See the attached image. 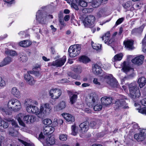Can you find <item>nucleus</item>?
I'll return each instance as SVG.
<instances>
[{
	"label": "nucleus",
	"mask_w": 146,
	"mask_h": 146,
	"mask_svg": "<svg viewBox=\"0 0 146 146\" xmlns=\"http://www.w3.org/2000/svg\"><path fill=\"white\" fill-rule=\"evenodd\" d=\"M133 42L132 40H127L124 42L125 47L129 50H132L133 48Z\"/></svg>",
	"instance_id": "b1692460"
},
{
	"label": "nucleus",
	"mask_w": 146,
	"mask_h": 146,
	"mask_svg": "<svg viewBox=\"0 0 146 146\" xmlns=\"http://www.w3.org/2000/svg\"><path fill=\"white\" fill-rule=\"evenodd\" d=\"M108 0H94L92 2V5L94 7H98L101 4L107 3Z\"/></svg>",
	"instance_id": "aec40b11"
},
{
	"label": "nucleus",
	"mask_w": 146,
	"mask_h": 146,
	"mask_svg": "<svg viewBox=\"0 0 146 146\" xmlns=\"http://www.w3.org/2000/svg\"><path fill=\"white\" fill-rule=\"evenodd\" d=\"M129 88L131 97L133 99L139 98L141 94L138 88L135 83H131L129 85Z\"/></svg>",
	"instance_id": "f257e3e1"
},
{
	"label": "nucleus",
	"mask_w": 146,
	"mask_h": 146,
	"mask_svg": "<svg viewBox=\"0 0 146 146\" xmlns=\"http://www.w3.org/2000/svg\"><path fill=\"white\" fill-rule=\"evenodd\" d=\"M137 110H138V112H139L146 115V108H142L140 109L138 108H137Z\"/></svg>",
	"instance_id": "5fc2aeb1"
},
{
	"label": "nucleus",
	"mask_w": 146,
	"mask_h": 146,
	"mask_svg": "<svg viewBox=\"0 0 146 146\" xmlns=\"http://www.w3.org/2000/svg\"><path fill=\"white\" fill-rule=\"evenodd\" d=\"M79 5L82 7H85L87 5V3L84 1H80L79 2Z\"/></svg>",
	"instance_id": "864d4df0"
},
{
	"label": "nucleus",
	"mask_w": 146,
	"mask_h": 146,
	"mask_svg": "<svg viewBox=\"0 0 146 146\" xmlns=\"http://www.w3.org/2000/svg\"><path fill=\"white\" fill-rule=\"evenodd\" d=\"M7 106L11 110L15 111H19L21 108L20 102L15 99H12L9 100Z\"/></svg>",
	"instance_id": "f03ea898"
},
{
	"label": "nucleus",
	"mask_w": 146,
	"mask_h": 146,
	"mask_svg": "<svg viewBox=\"0 0 146 146\" xmlns=\"http://www.w3.org/2000/svg\"><path fill=\"white\" fill-rule=\"evenodd\" d=\"M110 32H107L101 37L102 40L104 41L105 43L110 38Z\"/></svg>",
	"instance_id": "473e14b6"
},
{
	"label": "nucleus",
	"mask_w": 146,
	"mask_h": 146,
	"mask_svg": "<svg viewBox=\"0 0 146 146\" xmlns=\"http://www.w3.org/2000/svg\"><path fill=\"white\" fill-rule=\"evenodd\" d=\"M77 98V96L76 94H74L72 96H70V101L72 104H73L75 103Z\"/></svg>",
	"instance_id": "4c0bfd02"
},
{
	"label": "nucleus",
	"mask_w": 146,
	"mask_h": 146,
	"mask_svg": "<svg viewBox=\"0 0 146 146\" xmlns=\"http://www.w3.org/2000/svg\"><path fill=\"white\" fill-rule=\"evenodd\" d=\"M43 123L44 125H49L51 124L52 121L51 119H46L43 121Z\"/></svg>",
	"instance_id": "8fccbe9b"
},
{
	"label": "nucleus",
	"mask_w": 146,
	"mask_h": 146,
	"mask_svg": "<svg viewBox=\"0 0 146 146\" xmlns=\"http://www.w3.org/2000/svg\"><path fill=\"white\" fill-rule=\"evenodd\" d=\"M50 95L52 98L57 99L61 94V91L58 89L55 88L50 90L49 91Z\"/></svg>",
	"instance_id": "9b49d317"
},
{
	"label": "nucleus",
	"mask_w": 146,
	"mask_h": 146,
	"mask_svg": "<svg viewBox=\"0 0 146 146\" xmlns=\"http://www.w3.org/2000/svg\"><path fill=\"white\" fill-rule=\"evenodd\" d=\"M19 59L21 62H24L27 60V58L25 54L23 52L20 53Z\"/></svg>",
	"instance_id": "c756f323"
},
{
	"label": "nucleus",
	"mask_w": 146,
	"mask_h": 146,
	"mask_svg": "<svg viewBox=\"0 0 146 146\" xmlns=\"http://www.w3.org/2000/svg\"><path fill=\"white\" fill-rule=\"evenodd\" d=\"M66 106V102L62 101L59 103L56 107H54V108H56V110H61L65 108Z\"/></svg>",
	"instance_id": "393cba45"
},
{
	"label": "nucleus",
	"mask_w": 146,
	"mask_h": 146,
	"mask_svg": "<svg viewBox=\"0 0 146 146\" xmlns=\"http://www.w3.org/2000/svg\"><path fill=\"white\" fill-rule=\"evenodd\" d=\"M93 48L95 50H98L100 49L102 45L99 44H94V43H92Z\"/></svg>",
	"instance_id": "a18cd8bd"
},
{
	"label": "nucleus",
	"mask_w": 146,
	"mask_h": 146,
	"mask_svg": "<svg viewBox=\"0 0 146 146\" xmlns=\"http://www.w3.org/2000/svg\"><path fill=\"white\" fill-rule=\"evenodd\" d=\"M103 11V10H101L99 11L97 15L98 17H100L103 15V14L102 13Z\"/></svg>",
	"instance_id": "774afa93"
},
{
	"label": "nucleus",
	"mask_w": 146,
	"mask_h": 146,
	"mask_svg": "<svg viewBox=\"0 0 146 146\" xmlns=\"http://www.w3.org/2000/svg\"><path fill=\"white\" fill-rule=\"evenodd\" d=\"M5 52L6 54L11 56H14L17 55L15 51L9 49L7 48H5Z\"/></svg>",
	"instance_id": "cd10ccee"
},
{
	"label": "nucleus",
	"mask_w": 146,
	"mask_h": 146,
	"mask_svg": "<svg viewBox=\"0 0 146 146\" xmlns=\"http://www.w3.org/2000/svg\"><path fill=\"white\" fill-rule=\"evenodd\" d=\"M93 83L96 85H100V82L98 81V79L96 78H94L93 80Z\"/></svg>",
	"instance_id": "e2e57ef3"
},
{
	"label": "nucleus",
	"mask_w": 146,
	"mask_h": 146,
	"mask_svg": "<svg viewBox=\"0 0 146 146\" xmlns=\"http://www.w3.org/2000/svg\"><path fill=\"white\" fill-rule=\"evenodd\" d=\"M92 70L93 73L96 75L101 73L102 70L101 67L98 64H95L93 67Z\"/></svg>",
	"instance_id": "5701e85b"
},
{
	"label": "nucleus",
	"mask_w": 146,
	"mask_h": 146,
	"mask_svg": "<svg viewBox=\"0 0 146 146\" xmlns=\"http://www.w3.org/2000/svg\"><path fill=\"white\" fill-rule=\"evenodd\" d=\"M68 75L71 76L72 78L75 79H79L80 78V76L72 72H68Z\"/></svg>",
	"instance_id": "58836bf2"
},
{
	"label": "nucleus",
	"mask_w": 146,
	"mask_h": 146,
	"mask_svg": "<svg viewBox=\"0 0 146 146\" xmlns=\"http://www.w3.org/2000/svg\"><path fill=\"white\" fill-rule=\"evenodd\" d=\"M144 56L143 55L137 56L131 60L132 62L138 66L141 65L143 63Z\"/></svg>",
	"instance_id": "f8f14e48"
},
{
	"label": "nucleus",
	"mask_w": 146,
	"mask_h": 146,
	"mask_svg": "<svg viewBox=\"0 0 146 146\" xmlns=\"http://www.w3.org/2000/svg\"><path fill=\"white\" fill-rule=\"evenodd\" d=\"M19 44L22 47H27L31 45V43L28 40H24L20 42Z\"/></svg>",
	"instance_id": "7c9ffc66"
},
{
	"label": "nucleus",
	"mask_w": 146,
	"mask_h": 146,
	"mask_svg": "<svg viewBox=\"0 0 146 146\" xmlns=\"http://www.w3.org/2000/svg\"><path fill=\"white\" fill-rule=\"evenodd\" d=\"M3 1L7 4V6L9 7L14 3L15 0H3Z\"/></svg>",
	"instance_id": "3c124183"
},
{
	"label": "nucleus",
	"mask_w": 146,
	"mask_h": 146,
	"mask_svg": "<svg viewBox=\"0 0 146 146\" xmlns=\"http://www.w3.org/2000/svg\"><path fill=\"white\" fill-rule=\"evenodd\" d=\"M123 56L121 53L116 55L113 57L114 61L120 60L122 58Z\"/></svg>",
	"instance_id": "ea45409f"
},
{
	"label": "nucleus",
	"mask_w": 146,
	"mask_h": 146,
	"mask_svg": "<svg viewBox=\"0 0 146 146\" xmlns=\"http://www.w3.org/2000/svg\"><path fill=\"white\" fill-rule=\"evenodd\" d=\"M141 103L142 105L146 106V98H144L141 100Z\"/></svg>",
	"instance_id": "69168bd1"
},
{
	"label": "nucleus",
	"mask_w": 146,
	"mask_h": 146,
	"mask_svg": "<svg viewBox=\"0 0 146 146\" xmlns=\"http://www.w3.org/2000/svg\"><path fill=\"white\" fill-rule=\"evenodd\" d=\"M119 98L120 99L117 100L115 103L116 108H121L125 109L128 108V106H126L127 103L124 100V99H127V97L123 95H120Z\"/></svg>",
	"instance_id": "39448f33"
},
{
	"label": "nucleus",
	"mask_w": 146,
	"mask_h": 146,
	"mask_svg": "<svg viewBox=\"0 0 146 146\" xmlns=\"http://www.w3.org/2000/svg\"><path fill=\"white\" fill-rule=\"evenodd\" d=\"M80 62L84 63H87L90 61V59L87 56H83L79 59Z\"/></svg>",
	"instance_id": "c9c22d12"
},
{
	"label": "nucleus",
	"mask_w": 146,
	"mask_h": 146,
	"mask_svg": "<svg viewBox=\"0 0 146 146\" xmlns=\"http://www.w3.org/2000/svg\"><path fill=\"white\" fill-rule=\"evenodd\" d=\"M134 138L138 141H143L146 138V129H142L139 134H136Z\"/></svg>",
	"instance_id": "9d476101"
},
{
	"label": "nucleus",
	"mask_w": 146,
	"mask_h": 146,
	"mask_svg": "<svg viewBox=\"0 0 146 146\" xmlns=\"http://www.w3.org/2000/svg\"><path fill=\"white\" fill-rule=\"evenodd\" d=\"M10 121H11V124L12 125L14 126L15 127H16L18 125L17 123L13 119L11 120Z\"/></svg>",
	"instance_id": "0e129e2a"
},
{
	"label": "nucleus",
	"mask_w": 146,
	"mask_h": 146,
	"mask_svg": "<svg viewBox=\"0 0 146 146\" xmlns=\"http://www.w3.org/2000/svg\"><path fill=\"white\" fill-rule=\"evenodd\" d=\"M87 100V104L90 107H93L97 103V97L95 94H91Z\"/></svg>",
	"instance_id": "6e6552de"
},
{
	"label": "nucleus",
	"mask_w": 146,
	"mask_h": 146,
	"mask_svg": "<svg viewBox=\"0 0 146 146\" xmlns=\"http://www.w3.org/2000/svg\"><path fill=\"white\" fill-rule=\"evenodd\" d=\"M0 110L1 112L4 115L9 114V113L7 108L1 107Z\"/></svg>",
	"instance_id": "79ce46f5"
},
{
	"label": "nucleus",
	"mask_w": 146,
	"mask_h": 146,
	"mask_svg": "<svg viewBox=\"0 0 146 146\" xmlns=\"http://www.w3.org/2000/svg\"><path fill=\"white\" fill-rule=\"evenodd\" d=\"M36 120V118L35 116L33 115H30L29 117V122L33 123Z\"/></svg>",
	"instance_id": "6e6d98bb"
},
{
	"label": "nucleus",
	"mask_w": 146,
	"mask_h": 146,
	"mask_svg": "<svg viewBox=\"0 0 146 146\" xmlns=\"http://www.w3.org/2000/svg\"><path fill=\"white\" fill-rule=\"evenodd\" d=\"M98 120H94L91 121L90 124L89 123V125L90 127L92 128L95 129L98 128L99 127L98 123Z\"/></svg>",
	"instance_id": "72a5a7b5"
},
{
	"label": "nucleus",
	"mask_w": 146,
	"mask_h": 146,
	"mask_svg": "<svg viewBox=\"0 0 146 146\" xmlns=\"http://www.w3.org/2000/svg\"><path fill=\"white\" fill-rule=\"evenodd\" d=\"M12 61V58L10 57L7 56L5 58L3 61L0 64V66L2 67L10 63Z\"/></svg>",
	"instance_id": "a878e982"
},
{
	"label": "nucleus",
	"mask_w": 146,
	"mask_h": 146,
	"mask_svg": "<svg viewBox=\"0 0 146 146\" xmlns=\"http://www.w3.org/2000/svg\"><path fill=\"white\" fill-rule=\"evenodd\" d=\"M33 105L28 106L26 107V110L27 112L30 113H36L37 115L38 113V108L35 106Z\"/></svg>",
	"instance_id": "4468645a"
},
{
	"label": "nucleus",
	"mask_w": 146,
	"mask_h": 146,
	"mask_svg": "<svg viewBox=\"0 0 146 146\" xmlns=\"http://www.w3.org/2000/svg\"><path fill=\"white\" fill-rule=\"evenodd\" d=\"M72 134L74 135H76L77 133L76 128L74 125L72 126Z\"/></svg>",
	"instance_id": "49530a36"
},
{
	"label": "nucleus",
	"mask_w": 146,
	"mask_h": 146,
	"mask_svg": "<svg viewBox=\"0 0 146 146\" xmlns=\"http://www.w3.org/2000/svg\"><path fill=\"white\" fill-rule=\"evenodd\" d=\"M114 43V40L113 38L110 39L109 40L107 41L105 44H107L108 45H110L111 46H112L113 45Z\"/></svg>",
	"instance_id": "09e8293b"
},
{
	"label": "nucleus",
	"mask_w": 146,
	"mask_h": 146,
	"mask_svg": "<svg viewBox=\"0 0 146 146\" xmlns=\"http://www.w3.org/2000/svg\"><path fill=\"white\" fill-rule=\"evenodd\" d=\"M101 102L102 104L104 105H108L111 104L112 102V99L110 98L106 97L101 98Z\"/></svg>",
	"instance_id": "4be33fe9"
},
{
	"label": "nucleus",
	"mask_w": 146,
	"mask_h": 146,
	"mask_svg": "<svg viewBox=\"0 0 146 146\" xmlns=\"http://www.w3.org/2000/svg\"><path fill=\"white\" fill-rule=\"evenodd\" d=\"M60 139L62 141H65L67 139V135L66 134H61L59 136Z\"/></svg>",
	"instance_id": "de8ad7c7"
},
{
	"label": "nucleus",
	"mask_w": 146,
	"mask_h": 146,
	"mask_svg": "<svg viewBox=\"0 0 146 146\" xmlns=\"http://www.w3.org/2000/svg\"><path fill=\"white\" fill-rule=\"evenodd\" d=\"M9 124L7 121L2 120L1 119H0V126H3L4 128H7L9 126Z\"/></svg>",
	"instance_id": "e433bc0d"
},
{
	"label": "nucleus",
	"mask_w": 146,
	"mask_h": 146,
	"mask_svg": "<svg viewBox=\"0 0 146 146\" xmlns=\"http://www.w3.org/2000/svg\"><path fill=\"white\" fill-rule=\"evenodd\" d=\"M102 105L100 104H97L94 106L93 109L95 111H99L102 110Z\"/></svg>",
	"instance_id": "c03bdc74"
},
{
	"label": "nucleus",
	"mask_w": 146,
	"mask_h": 146,
	"mask_svg": "<svg viewBox=\"0 0 146 146\" xmlns=\"http://www.w3.org/2000/svg\"><path fill=\"white\" fill-rule=\"evenodd\" d=\"M54 128L52 126H47L45 127L43 129L44 134L48 135L52 134L54 131Z\"/></svg>",
	"instance_id": "dca6fc26"
},
{
	"label": "nucleus",
	"mask_w": 146,
	"mask_h": 146,
	"mask_svg": "<svg viewBox=\"0 0 146 146\" xmlns=\"http://www.w3.org/2000/svg\"><path fill=\"white\" fill-rule=\"evenodd\" d=\"M71 68L72 70L76 73H80L82 72L81 68L80 66H72Z\"/></svg>",
	"instance_id": "2f4dec72"
},
{
	"label": "nucleus",
	"mask_w": 146,
	"mask_h": 146,
	"mask_svg": "<svg viewBox=\"0 0 146 146\" xmlns=\"http://www.w3.org/2000/svg\"><path fill=\"white\" fill-rule=\"evenodd\" d=\"M122 69L123 70V71L127 72L129 70L130 68L126 65H124Z\"/></svg>",
	"instance_id": "4d7b16f0"
},
{
	"label": "nucleus",
	"mask_w": 146,
	"mask_h": 146,
	"mask_svg": "<svg viewBox=\"0 0 146 146\" xmlns=\"http://www.w3.org/2000/svg\"><path fill=\"white\" fill-rule=\"evenodd\" d=\"M23 115L22 113H20L17 116V120L18 121L20 125L23 126H25V124L22 121V119L23 118Z\"/></svg>",
	"instance_id": "f704fd0d"
},
{
	"label": "nucleus",
	"mask_w": 146,
	"mask_h": 146,
	"mask_svg": "<svg viewBox=\"0 0 146 146\" xmlns=\"http://www.w3.org/2000/svg\"><path fill=\"white\" fill-rule=\"evenodd\" d=\"M124 19L123 18H121L118 19L116 21L114 27H116L117 25L121 24L123 21Z\"/></svg>",
	"instance_id": "603ef678"
},
{
	"label": "nucleus",
	"mask_w": 146,
	"mask_h": 146,
	"mask_svg": "<svg viewBox=\"0 0 146 146\" xmlns=\"http://www.w3.org/2000/svg\"><path fill=\"white\" fill-rule=\"evenodd\" d=\"M46 140L45 143L48 145H53L55 143V141L53 136H50L48 135L47 136H46Z\"/></svg>",
	"instance_id": "412c9836"
},
{
	"label": "nucleus",
	"mask_w": 146,
	"mask_h": 146,
	"mask_svg": "<svg viewBox=\"0 0 146 146\" xmlns=\"http://www.w3.org/2000/svg\"><path fill=\"white\" fill-rule=\"evenodd\" d=\"M95 17L92 15H90L86 17L83 23L85 27H89L93 25L95 21Z\"/></svg>",
	"instance_id": "1a4fd4ad"
},
{
	"label": "nucleus",
	"mask_w": 146,
	"mask_h": 146,
	"mask_svg": "<svg viewBox=\"0 0 146 146\" xmlns=\"http://www.w3.org/2000/svg\"><path fill=\"white\" fill-rule=\"evenodd\" d=\"M139 86L140 88L143 87L146 83V79L145 77H142L139 78L138 80Z\"/></svg>",
	"instance_id": "c85d7f7f"
},
{
	"label": "nucleus",
	"mask_w": 146,
	"mask_h": 146,
	"mask_svg": "<svg viewBox=\"0 0 146 146\" xmlns=\"http://www.w3.org/2000/svg\"><path fill=\"white\" fill-rule=\"evenodd\" d=\"M81 50V45L78 44L70 46L69 48L68 52L69 56L71 57H75L80 53Z\"/></svg>",
	"instance_id": "20e7f679"
},
{
	"label": "nucleus",
	"mask_w": 146,
	"mask_h": 146,
	"mask_svg": "<svg viewBox=\"0 0 146 146\" xmlns=\"http://www.w3.org/2000/svg\"><path fill=\"white\" fill-rule=\"evenodd\" d=\"M51 109L48 103L42 104L41 106L40 111H38L37 116L40 118L46 116L50 113Z\"/></svg>",
	"instance_id": "7ed1b4c3"
},
{
	"label": "nucleus",
	"mask_w": 146,
	"mask_h": 146,
	"mask_svg": "<svg viewBox=\"0 0 146 146\" xmlns=\"http://www.w3.org/2000/svg\"><path fill=\"white\" fill-rule=\"evenodd\" d=\"M108 84L113 88H119V85L117 81L115 78H111L107 82Z\"/></svg>",
	"instance_id": "a211bd4d"
},
{
	"label": "nucleus",
	"mask_w": 146,
	"mask_h": 146,
	"mask_svg": "<svg viewBox=\"0 0 146 146\" xmlns=\"http://www.w3.org/2000/svg\"><path fill=\"white\" fill-rule=\"evenodd\" d=\"M89 123L88 121H86L80 125V129L82 133L88 130L89 129Z\"/></svg>",
	"instance_id": "f3484780"
},
{
	"label": "nucleus",
	"mask_w": 146,
	"mask_h": 146,
	"mask_svg": "<svg viewBox=\"0 0 146 146\" xmlns=\"http://www.w3.org/2000/svg\"><path fill=\"white\" fill-rule=\"evenodd\" d=\"M5 85V82L1 77H0V86H4Z\"/></svg>",
	"instance_id": "13d9d810"
},
{
	"label": "nucleus",
	"mask_w": 146,
	"mask_h": 146,
	"mask_svg": "<svg viewBox=\"0 0 146 146\" xmlns=\"http://www.w3.org/2000/svg\"><path fill=\"white\" fill-rule=\"evenodd\" d=\"M11 94L16 97H19L20 95V92L17 88L16 87L12 88L11 89Z\"/></svg>",
	"instance_id": "bb28decb"
},
{
	"label": "nucleus",
	"mask_w": 146,
	"mask_h": 146,
	"mask_svg": "<svg viewBox=\"0 0 146 146\" xmlns=\"http://www.w3.org/2000/svg\"><path fill=\"white\" fill-rule=\"evenodd\" d=\"M21 142L25 146H33L32 144L23 140H22Z\"/></svg>",
	"instance_id": "052dcab7"
},
{
	"label": "nucleus",
	"mask_w": 146,
	"mask_h": 146,
	"mask_svg": "<svg viewBox=\"0 0 146 146\" xmlns=\"http://www.w3.org/2000/svg\"><path fill=\"white\" fill-rule=\"evenodd\" d=\"M71 6L73 8L76 10H78V6L76 5V3L75 4H71Z\"/></svg>",
	"instance_id": "680f3d73"
},
{
	"label": "nucleus",
	"mask_w": 146,
	"mask_h": 146,
	"mask_svg": "<svg viewBox=\"0 0 146 146\" xmlns=\"http://www.w3.org/2000/svg\"><path fill=\"white\" fill-rule=\"evenodd\" d=\"M69 82V80L66 78L63 79L60 81V82L62 83L68 82Z\"/></svg>",
	"instance_id": "338daca9"
},
{
	"label": "nucleus",
	"mask_w": 146,
	"mask_h": 146,
	"mask_svg": "<svg viewBox=\"0 0 146 146\" xmlns=\"http://www.w3.org/2000/svg\"><path fill=\"white\" fill-rule=\"evenodd\" d=\"M132 5V2L130 1H128L125 3L122 4V6L123 7L126 9H128Z\"/></svg>",
	"instance_id": "37998d69"
},
{
	"label": "nucleus",
	"mask_w": 146,
	"mask_h": 146,
	"mask_svg": "<svg viewBox=\"0 0 146 146\" xmlns=\"http://www.w3.org/2000/svg\"><path fill=\"white\" fill-rule=\"evenodd\" d=\"M146 26V23H144L139 27L133 29L131 31V34L134 35H138L142 32L145 26Z\"/></svg>",
	"instance_id": "ddd939ff"
},
{
	"label": "nucleus",
	"mask_w": 146,
	"mask_h": 146,
	"mask_svg": "<svg viewBox=\"0 0 146 146\" xmlns=\"http://www.w3.org/2000/svg\"><path fill=\"white\" fill-rule=\"evenodd\" d=\"M62 115L66 120L70 123H72L74 121V117L69 113H64L62 114Z\"/></svg>",
	"instance_id": "6ab92c4d"
},
{
	"label": "nucleus",
	"mask_w": 146,
	"mask_h": 146,
	"mask_svg": "<svg viewBox=\"0 0 146 146\" xmlns=\"http://www.w3.org/2000/svg\"><path fill=\"white\" fill-rule=\"evenodd\" d=\"M66 57L64 56L62 58L56 60L48 64L49 66H56V67H61L63 65L66 61Z\"/></svg>",
	"instance_id": "0eeeda50"
},
{
	"label": "nucleus",
	"mask_w": 146,
	"mask_h": 146,
	"mask_svg": "<svg viewBox=\"0 0 146 146\" xmlns=\"http://www.w3.org/2000/svg\"><path fill=\"white\" fill-rule=\"evenodd\" d=\"M29 115H26L24 116L23 118V121L26 123L29 122Z\"/></svg>",
	"instance_id": "bf43d9fd"
},
{
	"label": "nucleus",
	"mask_w": 146,
	"mask_h": 146,
	"mask_svg": "<svg viewBox=\"0 0 146 146\" xmlns=\"http://www.w3.org/2000/svg\"><path fill=\"white\" fill-rule=\"evenodd\" d=\"M47 15L46 13L43 11L39 10L36 13V19L40 23L44 24Z\"/></svg>",
	"instance_id": "423d86ee"
},
{
	"label": "nucleus",
	"mask_w": 146,
	"mask_h": 146,
	"mask_svg": "<svg viewBox=\"0 0 146 146\" xmlns=\"http://www.w3.org/2000/svg\"><path fill=\"white\" fill-rule=\"evenodd\" d=\"M25 105L26 106H31L33 104V100L30 99H27L25 100L24 103Z\"/></svg>",
	"instance_id": "a19ab883"
},
{
	"label": "nucleus",
	"mask_w": 146,
	"mask_h": 146,
	"mask_svg": "<svg viewBox=\"0 0 146 146\" xmlns=\"http://www.w3.org/2000/svg\"><path fill=\"white\" fill-rule=\"evenodd\" d=\"M24 78L27 82L29 85H33L35 83V81L34 78L29 73L25 74Z\"/></svg>",
	"instance_id": "2eb2a0df"
}]
</instances>
